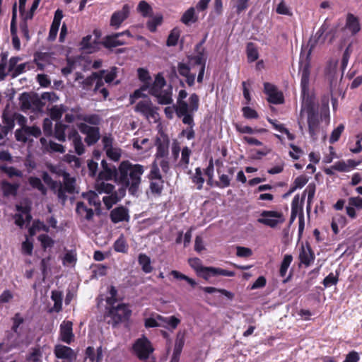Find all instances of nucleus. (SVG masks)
Here are the masks:
<instances>
[{
    "label": "nucleus",
    "mask_w": 362,
    "mask_h": 362,
    "mask_svg": "<svg viewBox=\"0 0 362 362\" xmlns=\"http://www.w3.org/2000/svg\"><path fill=\"white\" fill-rule=\"evenodd\" d=\"M1 169L8 175L9 177H13L14 176L21 177L23 176V173L14 167H2Z\"/></svg>",
    "instance_id": "64"
},
{
    "label": "nucleus",
    "mask_w": 362,
    "mask_h": 362,
    "mask_svg": "<svg viewBox=\"0 0 362 362\" xmlns=\"http://www.w3.org/2000/svg\"><path fill=\"white\" fill-rule=\"evenodd\" d=\"M150 94L157 98V101L160 105H170L173 103V88L170 86H166L163 89L149 90Z\"/></svg>",
    "instance_id": "15"
},
{
    "label": "nucleus",
    "mask_w": 362,
    "mask_h": 362,
    "mask_svg": "<svg viewBox=\"0 0 362 362\" xmlns=\"http://www.w3.org/2000/svg\"><path fill=\"white\" fill-rule=\"evenodd\" d=\"M29 184L33 188L37 189L42 195H45L47 194V188L40 178L30 177L29 178Z\"/></svg>",
    "instance_id": "40"
},
{
    "label": "nucleus",
    "mask_w": 362,
    "mask_h": 362,
    "mask_svg": "<svg viewBox=\"0 0 362 362\" xmlns=\"http://www.w3.org/2000/svg\"><path fill=\"white\" fill-rule=\"evenodd\" d=\"M314 254L308 243L302 244L299 252V259L301 264L309 266L314 261Z\"/></svg>",
    "instance_id": "23"
},
{
    "label": "nucleus",
    "mask_w": 362,
    "mask_h": 362,
    "mask_svg": "<svg viewBox=\"0 0 362 362\" xmlns=\"http://www.w3.org/2000/svg\"><path fill=\"white\" fill-rule=\"evenodd\" d=\"M187 95L185 90H180L179 91L177 102L175 105L177 116L195 113L198 110L199 106V96L196 93H192L187 101L185 99L187 98Z\"/></svg>",
    "instance_id": "4"
},
{
    "label": "nucleus",
    "mask_w": 362,
    "mask_h": 362,
    "mask_svg": "<svg viewBox=\"0 0 362 362\" xmlns=\"http://www.w3.org/2000/svg\"><path fill=\"white\" fill-rule=\"evenodd\" d=\"M83 197L88 202L89 205L93 206L96 210L100 209L101 202L98 194L94 191H89L82 194Z\"/></svg>",
    "instance_id": "30"
},
{
    "label": "nucleus",
    "mask_w": 362,
    "mask_h": 362,
    "mask_svg": "<svg viewBox=\"0 0 362 362\" xmlns=\"http://www.w3.org/2000/svg\"><path fill=\"white\" fill-rule=\"evenodd\" d=\"M293 257L291 255H286L281 262L279 274L281 276L284 277L286 274L287 270L292 262Z\"/></svg>",
    "instance_id": "45"
},
{
    "label": "nucleus",
    "mask_w": 362,
    "mask_h": 362,
    "mask_svg": "<svg viewBox=\"0 0 362 362\" xmlns=\"http://www.w3.org/2000/svg\"><path fill=\"white\" fill-rule=\"evenodd\" d=\"M41 135V129L37 126H25L15 132V136L17 141L27 142L31 141V137L37 138Z\"/></svg>",
    "instance_id": "11"
},
{
    "label": "nucleus",
    "mask_w": 362,
    "mask_h": 362,
    "mask_svg": "<svg viewBox=\"0 0 362 362\" xmlns=\"http://www.w3.org/2000/svg\"><path fill=\"white\" fill-rule=\"evenodd\" d=\"M137 10L144 17L151 16L153 13L151 6L146 1H141L139 3Z\"/></svg>",
    "instance_id": "41"
},
{
    "label": "nucleus",
    "mask_w": 362,
    "mask_h": 362,
    "mask_svg": "<svg viewBox=\"0 0 362 362\" xmlns=\"http://www.w3.org/2000/svg\"><path fill=\"white\" fill-rule=\"evenodd\" d=\"M62 292L59 291H52L51 295V299L54 302V306L52 310L55 312H59L62 308Z\"/></svg>",
    "instance_id": "36"
},
{
    "label": "nucleus",
    "mask_w": 362,
    "mask_h": 362,
    "mask_svg": "<svg viewBox=\"0 0 362 362\" xmlns=\"http://www.w3.org/2000/svg\"><path fill=\"white\" fill-rule=\"evenodd\" d=\"M191 63H192L197 69H199L202 66L205 67L206 58L204 54L202 52L198 53L191 59Z\"/></svg>",
    "instance_id": "53"
},
{
    "label": "nucleus",
    "mask_w": 362,
    "mask_h": 362,
    "mask_svg": "<svg viewBox=\"0 0 362 362\" xmlns=\"http://www.w3.org/2000/svg\"><path fill=\"white\" fill-rule=\"evenodd\" d=\"M170 139L167 134H162L157 137L155 141L156 151L155 153L156 159L159 160L160 158H165L169 156Z\"/></svg>",
    "instance_id": "12"
},
{
    "label": "nucleus",
    "mask_w": 362,
    "mask_h": 362,
    "mask_svg": "<svg viewBox=\"0 0 362 362\" xmlns=\"http://www.w3.org/2000/svg\"><path fill=\"white\" fill-rule=\"evenodd\" d=\"M135 111L143 115L148 120H156L157 112L148 98H144L136 104Z\"/></svg>",
    "instance_id": "10"
},
{
    "label": "nucleus",
    "mask_w": 362,
    "mask_h": 362,
    "mask_svg": "<svg viewBox=\"0 0 362 362\" xmlns=\"http://www.w3.org/2000/svg\"><path fill=\"white\" fill-rule=\"evenodd\" d=\"M166 86V81L164 77L160 74H158L156 76L153 83L149 88V90H158L160 89H163Z\"/></svg>",
    "instance_id": "46"
},
{
    "label": "nucleus",
    "mask_w": 362,
    "mask_h": 362,
    "mask_svg": "<svg viewBox=\"0 0 362 362\" xmlns=\"http://www.w3.org/2000/svg\"><path fill=\"white\" fill-rule=\"evenodd\" d=\"M78 120H82L84 122L83 123L96 127L100 124L102 119L100 116L97 114H81V116H78Z\"/></svg>",
    "instance_id": "34"
},
{
    "label": "nucleus",
    "mask_w": 362,
    "mask_h": 362,
    "mask_svg": "<svg viewBox=\"0 0 362 362\" xmlns=\"http://www.w3.org/2000/svg\"><path fill=\"white\" fill-rule=\"evenodd\" d=\"M144 171V165L133 164L129 160H123L118 167L117 181L128 189L130 194L136 196L139 192L141 183V176Z\"/></svg>",
    "instance_id": "2"
},
{
    "label": "nucleus",
    "mask_w": 362,
    "mask_h": 362,
    "mask_svg": "<svg viewBox=\"0 0 362 362\" xmlns=\"http://www.w3.org/2000/svg\"><path fill=\"white\" fill-rule=\"evenodd\" d=\"M77 127L79 131L86 135L85 142L88 146L94 145L99 141L100 138L99 127L89 126L86 123H78Z\"/></svg>",
    "instance_id": "9"
},
{
    "label": "nucleus",
    "mask_w": 362,
    "mask_h": 362,
    "mask_svg": "<svg viewBox=\"0 0 362 362\" xmlns=\"http://www.w3.org/2000/svg\"><path fill=\"white\" fill-rule=\"evenodd\" d=\"M184 344H185V333L182 332H178L177 334V337H176L173 353L180 355L182 348L184 346Z\"/></svg>",
    "instance_id": "43"
},
{
    "label": "nucleus",
    "mask_w": 362,
    "mask_h": 362,
    "mask_svg": "<svg viewBox=\"0 0 362 362\" xmlns=\"http://www.w3.org/2000/svg\"><path fill=\"white\" fill-rule=\"evenodd\" d=\"M358 163L359 162H356L351 159H349L346 161L339 160L333 164V168L338 172L346 173L353 170Z\"/></svg>",
    "instance_id": "26"
},
{
    "label": "nucleus",
    "mask_w": 362,
    "mask_h": 362,
    "mask_svg": "<svg viewBox=\"0 0 362 362\" xmlns=\"http://www.w3.org/2000/svg\"><path fill=\"white\" fill-rule=\"evenodd\" d=\"M67 110V107L64 105H54L49 110V116L52 119L58 120Z\"/></svg>",
    "instance_id": "37"
},
{
    "label": "nucleus",
    "mask_w": 362,
    "mask_h": 362,
    "mask_svg": "<svg viewBox=\"0 0 362 362\" xmlns=\"http://www.w3.org/2000/svg\"><path fill=\"white\" fill-rule=\"evenodd\" d=\"M72 327L73 323L71 321H63L60 325V339L63 342L68 344H70L74 339Z\"/></svg>",
    "instance_id": "19"
},
{
    "label": "nucleus",
    "mask_w": 362,
    "mask_h": 362,
    "mask_svg": "<svg viewBox=\"0 0 362 362\" xmlns=\"http://www.w3.org/2000/svg\"><path fill=\"white\" fill-rule=\"evenodd\" d=\"M113 177H116L117 180V170L115 168L111 169L105 167V169L99 173L97 180L108 181L112 180Z\"/></svg>",
    "instance_id": "35"
},
{
    "label": "nucleus",
    "mask_w": 362,
    "mask_h": 362,
    "mask_svg": "<svg viewBox=\"0 0 362 362\" xmlns=\"http://www.w3.org/2000/svg\"><path fill=\"white\" fill-rule=\"evenodd\" d=\"M114 250L118 252L125 253L127 251V245L123 235H121L114 243Z\"/></svg>",
    "instance_id": "49"
},
{
    "label": "nucleus",
    "mask_w": 362,
    "mask_h": 362,
    "mask_svg": "<svg viewBox=\"0 0 362 362\" xmlns=\"http://www.w3.org/2000/svg\"><path fill=\"white\" fill-rule=\"evenodd\" d=\"M19 187L18 183L11 184L7 181L1 182V190L5 197L16 196Z\"/></svg>",
    "instance_id": "32"
},
{
    "label": "nucleus",
    "mask_w": 362,
    "mask_h": 362,
    "mask_svg": "<svg viewBox=\"0 0 362 362\" xmlns=\"http://www.w3.org/2000/svg\"><path fill=\"white\" fill-rule=\"evenodd\" d=\"M285 218L281 212L276 211H263L257 221L270 228H276L279 224L284 223Z\"/></svg>",
    "instance_id": "8"
},
{
    "label": "nucleus",
    "mask_w": 362,
    "mask_h": 362,
    "mask_svg": "<svg viewBox=\"0 0 362 362\" xmlns=\"http://www.w3.org/2000/svg\"><path fill=\"white\" fill-rule=\"evenodd\" d=\"M25 321L23 316L18 313H16L15 315L12 318V327L11 330L16 335V339L12 341L10 344L8 350H11L13 348H16L19 346L21 344H23L25 341L24 339V332L23 324Z\"/></svg>",
    "instance_id": "6"
},
{
    "label": "nucleus",
    "mask_w": 362,
    "mask_h": 362,
    "mask_svg": "<svg viewBox=\"0 0 362 362\" xmlns=\"http://www.w3.org/2000/svg\"><path fill=\"white\" fill-rule=\"evenodd\" d=\"M161 16L153 17L148 21L147 28L151 32H155L157 27L161 23Z\"/></svg>",
    "instance_id": "59"
},
{
    "label": "nucleus",
    "mask_w": 362,
    "mask_h": 362,
    "mask_svg": "<svg viewBox=\"0 0 362 362\" xmlns=\"http://www.w3.org/2000/svg\"><path fill=\"white\" fill-rule=\"evenodd\" d=\"M57 175L63 179V184L62 183V185L64 193H73L75 190V178L71 177L69 173L61 169L58 170Z\"/></svg>",
    "instance_id": "22"
},
{
    "label": "nucleus",
    "mask_w": 362,
    "mask_h": 362,
    "mask_svg": "<svg viewBox=\"0 0 362 362\" xmlns=\"http://www.w3.org/2000/svg\"><path fill=\"white\" fill-rule=\"evenodd\" d=\"M37 238L44 249L51 247L54 244L52 239L47 234H41Z\"/></svg>",
    "instance_id": "62"
},
{
    "label": "nucleus",
    "mask_w": 362,
    "mask_h": 362,
    "mask_svg": "<svg viewBox=\"0 0 362 362\" xmlns=\"http://www.w3.org/2000/svg\"><path fill=\"white\" fill-rule=\"evenodd\" d=\"M43 180L45 182L50 185L51 189L57 195L59 199L62 200L63 202L66 200L67 196L65 195L61 182L52 180L47 173L43 174Z\"/></svg>",
    "instance_id": "21"
},
{
    "label": "nucleus",
    "mask_w": 362,
    "mask_h": 362,
    "mask_svg": "<svg viewBox=\"0 0 362 362\" xmlns=\"http://www.w3.org/2000/svg\"><path fill=\"white\" fill-rule=\"evenodd\" d=\"M344 129V125L343 124H340L336 129H334L329 138V142L331 144H334L337 141Z\"/></svg>",
    "instance_id": "58"
},
{
    "label": "nucleus",
    "mask_w": 362,
    "mask_h": 362,
    "mask_svg": "<svg viewBox=\"0 0 362 362\" xmlns=\"http://www.w3.org/2000/svg\"><path fill=\"white\" fill-rule=\"evenodd\" d=\"M123 37L130 38L132 37V35L129 30H125L124 32L117 33L112 34L111 35H108L104 39V46L107 48H112L125 45L127 42L125 40L121 39V37Z\"/></svg>",
    "instance_id": "13"
},
{
    "label": "nucleus",
    "mask_w": 362,
    "mask_h": 362,
    "mask_svg": "<svg viewBox=\"0 0 362 362\" xmlns=\"http://www.w3.org/2000/svg\"><path fill=\"white\" fill-rule=\"evenodd\" d=\"M202 276L205 279H209L211 276H224L232 277L235 276V272L233 271H228L218 267H203L202 269Z\"/></svg>",
    "instance_id": "20"
},
{
    "label": "nucleus",
    "mask_w": 362,
    "mask_h": 362,
    "mask_svg": "<svg viewBox=\"0 0 362 362\" xmlns=\"http://www.w3.org/2000/svg\"><path fill=\"white\" fill-rule=\"evenodd\" d=\"M305 199V195H302L301 200H300L299 196L296 195L291 202V218L293 221L298 214H301L302 211V203Z\"/></svg>",
    "instance_id": "29"
},
{
    "label": "nucleus",
    "mask_w": 362,
    "mask_h": 362,
    "mask_svg": "<svg viewBox=\"0 0 362 362\" xmlns=\"http://www.w3.org/2000/svg\"><path fill=\"white\" fill-rule=\"evenodd\" d=\"M108 315L112 320L113 325L128 320L132 314L128 305L124 303H119L117 306L111 305Z\"/></svg>",
    "instance_id": "7"
},
{
    "label": "nucleus",
    "mask_w": 362,
    "mask_h": 362,
    "mask_svg": "<svg viewBox=\"0 0 362 362\" xmlns=\"http://www.w3.org/2000/svg\"><path fill=\"white\" fill-rule=\"evenodd\" d=\"M192 182L197 185V189H201L204 182V179L202 177V173L200 168L195 169V173L192 177Z\"/></svg>",
    "instance_id": "52"
},
{
    "label": "nucleus",
    "mask_w": 362,
    "mask_h": 362,
    "mask_svg": "<svg viewBox=\"0 0 362 362\" xmlns=\"http://www.w3.org/2000/svg\"><path fill=\"white\" fill-rule=\"evenodd\" d=\"M120 200L116 192L111 193L110 195L105 196L103 198V202L107 209L112 208V206L117 204Z\"/></svg>",
    "instance_id": "44"
},
{
    "label": "nucleus",
    "mask_w": 362,
    "mask_h": 362,
    "mask_svg": "<svg viewBox=\"0 0 362 362\" xmlns=\"http://www.w3.org/2000/svg\"><path fill=\"white\" fill-rule=\"evenodd\" d=\"M153 351L151 341L145 336L137 339L132 345V353L141 361L147 360Z\"/></svg>",
    "instance_id": "5"
},
{
    "label": "nucleus",
    "mask_w": 362,
    "mask_h": 362,
    "mask_svg": "<svg viewBox=\"0 0 362 362\" xmlns=\"http://www.w3.org/2000/svg\"><path fill=\"white\" fill-rule=\"evenodd\" d=\"M264 92L268 96V101L273 104H281L284 103V95L279 91L276 87L268 82L264 83Z\"/></svg>",
    "instance_id": "14"
},
{
    "label": "nucleus",
    "mask_w": 362,
    "mask_h": 362,
    "mask_svg": "<svg viewBox=\"0 0 362 362\" xmlns=\"http://www.w3.org/2000/svg\"><path fill=\"white\" fill-rule=\"evenodd\" d=\"M346 28L352 34H357L361 30L358 18L352 13H348L346 20Z\"/></svg>",
    "instance_id": "25"
},
{
    "label": "nucleus",
    "mask_w": 362,
    "mask_h": 362,
    "mask_svg": "<svg viewBox=\"0 0 362 362\" xmlns=\"http://www.w3.org/2000/svg\"><path fill=\"white\" fill-rule=\"evenodd\" d=\"M42 356V352L41 349L40 347H35L32 349L26 359L28 362H41Z\"/></svg>",
    "instance_id": "47"
},
{
    "label": "nucleus",
    "mask_w": 362,
    "mask_h": 362,
    "mask_svg": "<svg viewBox=\"0 0 362 362\" xmlns=\"http://www.w3.org/2000/svg\"><path fill=\"white\" fill-rule=\"evenodd\" d=\"M194 115V113H189L182 116H177V117L182 119L183 124L188 125V127L183 129L180 134V135L185 136L188 140H191L195 136V133L193 129L195 125Z\"/></svg>",
    "instance_id": "16"
},
{
    "label": "nucleus",
    "mask_w": 362,
    "mask_h": 362,
    "mask_svg": "<svg viewBox=\"0 0 362 362\" xmlns=\"http://www.w3.org/2000/svg\"><path fill=\"white\" fill-rule=\"evenodd\" d=\"M191 154H192V151L189 147L185 146V147L182 148V151H181V159L180 161V164L181 165L187 167L189 163V157H190Z\"/></svg>",
    "instance_id": "51"
},
{
    "label": "nucleus",
    "mask_w": 362,
    "mask_h": 362,
    "mask_svg": "<svg viewBox=\"0 0 362 362\" xmlns=\"http://www.w3.org/2000/svg\"><path fill=\"white\" fill-rule=\"evenodd\" d=\"M80 111V107L72 108L70 112H67L65 115V122H66L67 123H72L75 120H78V116L81 115Z\"/></svg>",
    "instance_id": "48"
},
{
    "label": "nucleus",
    "mask_w": 362,
    "mask_h": 362,
    "mask_svg": "<svg viewBox=\"0 0 362 362\" xmlns=\"http://www.w3.org/2000/svg\"><path fill=\"white\" fill-rule=\"evenodd\" d=\"M97 73H98V77H97V79H95V81L93 90L95 92L98 91V92L101 93L103 98L105 99L109 94V93L106 88H102L104 85L103 74L105 73V71L102 70Z\"/></svg>",
    "instance_id": "31"
},
{
    "label": "nucleus",
    "mask_w": 362,
    "mask_h": 362,
    "mask_svg": "<svg viewBox=\"0 0 362 362\" xmlns=\"http://www.w3.org/2000/svg\"><path fill=\"white\" fill-rule=\"evenodd\" d=\"M98 77V73H93L90 76L87 77L86 78H84L82 83V88L84 90H88L92 88V87L95 84V81L97 79Z\"/></svg>",
    "instance_id": "50"
},
{
    "label": "nucleus",
    "mask_w": 362,
    "mask_h": 362,
    "mask_svg": "<svg viewBox=\"0 0 362 362\" xmlns=\"http://www.w3.org/2000/svg\"><path fill=\"white\" fill-rule=\"evenodd\" d=\"M54 137L61 142L65 141L66 139L71 141L75 152L79 156L85 151L82 138L74 125L57 122L54 127Z\"/></svg>",
    "instance_id": "3"
},
{
    "label": "nucleus",
    "mask_w": 362,
    "mask_h": 362,
    "mask_svg": "<svg viewBox=\"0 0 362 362\" xmlns=\"http://www.w3.org/2000/svg\"><path fill=\"white\" fill-rule=\"evenodd\" d=\"M150 189L153 194H160L163 188V179H150Z\"/></svg>",
    "instance_id": "42"
},
{
    "label": "nucleus",
    "mask_w": 362,
    "mask_h": 362,
    "mask_svg": "<svg viewBox=\"0 0 362 362\" xmlns=\"http://www.w3.org/2000/svg\"><path fill=\"white\" fill-rule=\"evenodd\" d=\"M308 182V178L305 176H298L295 179L293 186L291 189L290 192H293L297 189H301Z\"/></svg>",
    "instance_id": "57"
},
{
    "label": "nucleus",
    "mask_w": 362,
    "mask_h": 362,
    "mask_svg": "<svg viewBox=\"0 0 362 362\" xmlns=\"http://www.w3.org/2000/svg\"><path fill=\"white\" fill-rule=\"evenodd\" d=\"M138 262L141 267L142 271L145 274H149L153 271L151 258L146 254H139L138 257Z\"/></svg>",
    "instance_id": "33"
},
{
    "label": "nucleus",
    "mask_w": 362,
    "mask_h": 362,
    "mask_svg": "<svg viewBox=\"0 0 362 362\" xmlns=\"http://www.w3.org/2000/svg\"><path fill=\"white\" fill-rule=\"evenodd\" d=\"M110 218L113 223L129 222L130 220L129 211L124 206H117L110 211Z\"/></svg>",
    "instance_id": "17"
},
{
    "label": "nucleus",
    "mask_w": 362,
    "mask_h": 362,
    "mask_svg": "<svg viewBox=\"0 0 362 362\" xmlns=\"http://www.w3.org/2000/svg\"><path fill=\"white\" fill-rule=\"evenodd\" d=\"M76 211L81 219L86 221L91 220L94 215L93 209L88 208L86 204L82 202H77Z\"/></svg>",
    "instance_id": "24"
},
{
    "label": "nucleus",
    "mask_w": 362,
    "mask_h": 362,
    "mask_svg": "<svg viewBox=\"0 0 362 362\" xmlns=\"http://www.w3.org/2000/svg\"><path fill=\"white\" fill-rule=\"evenodd\" d=\"M180 144L177 139H173L171 144V156L175 161H176L180 156Z\"/></svg>",
    "instance_id": "60"
},
{
    "label": "nucleus",
    "mask_w": 362,
    "mask_h": 362,
    "mask_svg": "<svg viewBox=\"0 0 362 362\" xmlns=\"http://www.w3.org/2000/svg\"><path fill=\"white\" fill-rule=\"evenodd\" d=\"M95 189L98 193H113L115 186L112 184L106 182L105 181L97 180L95 184Z\"/></svg>",
    "instance_id": "38"
},
{
    "label": "nucleus",
    "mask_w": 362,
    "mask_h": 362,
    "mask_svg": "<svg viewBox=\"0 0 362 362\" xmlns=\"http://www.w3.org/2000/svg\"><path fill=\"white\" fill-rule=\"evenodd\" d=\"M129 9L127 5H124L119 11L114 12L110 18V26L118 29L121 24L128 18Z\"/></svg>",
    "instance_id": "18"
},
{
    "label": "nucleus",
    "mask_w": 362,
    "mask_h": 362,
    "mask_svg": "<svg viewBox=\"0 0 362 362\" xmlns=\"http://www.w3.org/2000/svg\"><path fill=\"white\" fill-rule=\"evenodd\" d=\"M180 37V32L177 29H173L170 35H168V37L167 39V45L170 46H175L177 45L178 39Z\"/></svg>",
    "instance_id": "56"
},
{
    "label": "nucleus",
    "mask_w": 362,
    "mask_h": 362,
    "mask_svg": "<svg viewBox=\"0 0 362 362\" xmlns=\"http://www.w3.org/2000/svg\"><path fill=\"white\" fill-rule=\"evenodd\" d=\"M54 354L58 358L70 360L74 356V351L69 346L58 344L54 347Z\"/></svg>",
    "instance_id": "27"
},
{
    "label": "nucleus",
    "mask_w": 362,
    "mask_h": 362,
    "mask_svg": "<svg viewBox=\"0 0 362 362\" xmlns=\"http://www.w3.org/2000/svg\"><path fill=\"white\" fill-rule=\"evenodd\" d=\"M236 129L238 132L242 134H254L255 132L261 133L264 132L266 130L264 129H253L252 127L246 125H238L236 127Z\"/></svg>",
    "instance_id": "61"
},
{
    "label": "nucleus",
    "mask_w": 362,
    "mask_h": 362,
    "mask_svg": "<svg viewBox=\"0 0 362 362\" xmlns=\"http://www.w3.org/2000/svg\"><path fill=\"white\" fill-rule=\"evenodd\" d=\"M21 109L23 111L33 108V98L26 93H23L20 97Z\"/></svg>",
    "instance_id": "39"
},
{
    "label": "nucleus",
    "mask_w": 362,
    "mask_h": 362,
    "mask_svg": "<svg viewBox=\"0 0 362 362\" xmlns=\"http://www.w3.org/2000/svg\"><path fill=\"white\" fill-rule=\"evenodd\" d=\"M170 274L176 279H180V280H185L189 284H190L192 287H194L197 283L195 281L187 276L176 271L173 270L170 272Z\"/></svg>",
    "instance_id": "55"
},
{
    "label": "nucleus",
    "mask_w": 362,
    "mask_h": 362,
    "mask_svg": "<svg viewBox=\"0 0 362 362\" xmlns=\"http://www.w3.org/2000/svg\"><path fill=\"white\" fill-rule=\"evenodd\" d=\"M313 47V45L311 47ZM310 48L305 56L303 53L300 55L299 72L301 75L300 86L302 96V106L300 115L305 112L308 117V131L310 137L316 139L319 131L320 119L318 110L316 107L313 99L309 95V81H310V62L309 57L311 53Z\"/></svg>",
    "instance_id": "1"
},
{
    "label": "nucleus",
    "mask_w": 362,
    "mask_h": 362,
    "mask_svg": "<svg viewBox=\"0 0 362 362\" xmlns=\"http://www.w3.org/2000/svg\"><path fill=\"white\" fill-rule=\"evenodd\" d=\"M243 115L246 119H257L258 113L250 107L246 106L242 108Z\"/></svg>",
    "instance_id": "63"
},
{
    "label": "nucleus",
    "mask_w": 362,
    "mask_h": 362,
    "mask_svg": "<svg viewBox=\"0 0 362 362\" xmlns=\"http://www.w3.org/2000/svg\"><path fill=\"white\" fill-rule=\"evenodd\" d=\"M198 15L196 13L194 7H190L184 12L181 17V22L186 25H189L196 23L198 21Z\"/></svg>",
    "instance_id": "28"
},
{
    "label": "nucleus",
    "mask_w": 362,
    "mask_h": 362,
    "mask_svg": "<svg viewBox=\"0 0 362 362\" xmlns=\"http://www.w3.org/2000/svg\"><path fill=\"white\" fill-rule=\"evenodd\" d=\"M247 59L250 62H253L259 57V54L257 49L252 43H249L247 47Z\"/></svg>",
    "instance_id": "54"
}]
</instances>
